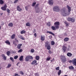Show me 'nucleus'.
Segmentation results:
<instances>
[{
	"label": "nucleus",
	"instance_id": "nucleus-34",
	"mask_svg": "<svg viewBox=\"0 0 76 76\" xmlns=\"http://www.w3.org/2000/svg\"><path fill=\"white\" fill-rule=\"evenodd\" d=\"M61 70H60L59 71H58V75H59L61 74Z\"/></svg>",
	"mask_w": 76,
	"mask_h": 76
},
{
	"label": "nucleus",
	"instance_id": "nucleus-46",
	"mask_svg": "<svg viewBox=\"0 0 76 76\" xmlns=\"http://www.w3.org/2000/svg\"><path fill=\"white\" fill-rule=\"evenodd\" d=\"M39 5V4H36L35 7V8L36 9L37 7Z\"/></svg>",
	"mask_w": 76,
	"mask_h": 76
},
{
	"label": "nucleus",
	"instance_id": "nucleus-15",
	"mask_svg": "<svg viewBox=\"0 0 76 76\" xmlns=\"http://www.w3.org/2000/svg\"><path fill=\"white\" fill-rule=\"evenodd\" d=\"M72 54L71 53L68 52L67 53V56L68 57H72Z\"/></svg>",
	"mask_w": 76,
	"mask_h": 76
},
{
	"label": "nucleus",
	"instance_id": "nucleus-25",
	"mask_svg": "<svg viewBox=\"0 0 76 76\" xmlns=\"http://www.w3.org/2000/svg\"><path fill=\"white\" fill-rule=\"evenodd\" d=\"M69 40V38H65L64 39V41L65 42H66L68 41Z\"/></svg>",
	"mask_w": 76,
	"mask_h": 76
},
{
	"label": "nucleus",
	"instance_id": "nucleus-43",
	"mask_svg": "<svg viewBox=\"0 0 76 76\" xmlns=\"http://www.w3.org/2000/svg\"><path fill=\"white\" fill-rule=\"evenodd\" d=\"M18 58V56H15L14 58L15 59H17Z\"/></svg>",
	"mask_w": 76,
	"mask_h": 76
},
{
	"label": "nucleus",
	"instance_id": "nucleus-31",
	"mask_svg": "<svg viewBox=\"0 0 76 76\" xmlns=\"http://www.w3.org/2000/svg\"><path fill=\"white\" fill-rule=\"evenodd\" d=\"M39 56H36V59L37 60H39Z\"/></svg>",
	"mask_w": 76,
	"mask_h": 76
},
{
	"label": "nucleus",
	"instance_id": "nucleus-59",
	"mask_svg": "<svg viewBox=\"0 0 76 76\" xmlns=\"http://www.w3.org/2000/svg\"><path fill=\"white\" fill-rule=\"evenodd\" d=\"M13 45H14L15 46H16L17 45V44H16V43H15L14 44H13Z\"/></svg>",
	"mask_w": 76,
	"mask_h": 76
},
{
	"label": "nucleus",
	"instance_id": "nucleus-64",
	"mask_svg": "<svg viewBox=\"0 0 76 76\" xmlns=\"http://www.w3.org/2000/svg\"><path fill=\"white\" fill-rule=\"evenodd\" d=\"M17 76H20V75H17Z\"/></svg>",
	"mask_w": 76,
	"mask_h": 76
},
{
	"label": "nucleus",
	"instance_id": "nucleus-8",
	"mask_svg": "<svg viewBox=\"0 0 76 76\" xmlns=\"http://www.w3.org/2000/svg\"><path fill=\"white\" fill-rule=\"evenodd\" d=\"M7 7V5L6 4L4 5V7L1 8V9L3 11H6V8Z\"/></svg>",
	"mask_w": 76,
	"mask_h": 76
},
{
	"label": "nucleus",
	"instance_id": "nucleus-19",
	"mask_svg": "<svg viewBox=\"0 0 76 76\" xmlns=\"http://www.w3.org/2000/svg\"><path fill=\"white\" fill-rule=\"evenodd\" d=\"M51 28L53 30H55L56 29H57V28H56V26H52Z\"/></svg>",
	"mask_w": 76,
	"mask_h": 76
},
{
	"label": "nucleus",
	"instance_id": "nucleus-41",
	"mask_svg": "<svg viewBox=\"0 0 76 76\" xmlns=\"http://www.w3.org/2000/svg\"><path fill=\"white\" fill-rule=\"evenodd\" d=\"M36 4V2H35V3H33L32 6L33 7H34Z\"/></svg>",
	"mask_w": 76,
	"mask_h": 76
},
{
	"label": "nucleus",
	"instance_id": "nucleus-40",
	"mask_svg": "<svg viewBox=\"0 0 76 76\" xmlns=\"http://www.w3.org/2000/svg\"><path fill=\"white\" fill-rule=\"evenodd\" d=\"M23 50L22 49H20L18 51V53H21L23 52Z\"/></svg>",
	"mask_w": 76,
	"mask_h": 76
},
{
	"label": "nucleus",
	"instance_id": "nucleus-37",
	"mask_svg": "<svg viewBox=\"0 0 76 76\" xmlns=\"http://www.w3.org/2000/svg\"><path fill=\"white\" fill-rule=\"evenodd\" d=\"M7 11L8 14H10V10L9 9H7Z\"/></svg>",
	"mask_w": 76,
	"mask_h": 76
},
{
	"label": "nucleus",
	"instance_id": "nucleus-53",
	"mask_svg": "<svg viewBox=\"0 0 76 76\" xmlns=\"http://www.w3.org/2000/svg\"><path fill=\"white\" fill-rule=\"evenodd\" d=\"M2 57H5V55H4V54H2Z\"/></svg>",
	"mask_w": 76,
	"mask_h": 76
},
{
	"label": "nucleus",
	"instance_id": "nucleus-60",
	"mask_svg": "<svg viewBox=\"0 0 76 76\" xmlns=\"http://www.w3.org/2000/svg\"><path fill=\"white\" fill-rule=\"evenodd\" d=\"M15 41L17 40V38H15Z\"/></svg>",
	"mask_w": 76,
	"mask_h": 76
},
{
	"label": "nucleus",
	"instance_id": "nucleus-1",
	"mask_svg": "<svg viewBox=\"0 0 76 76\" xmlns=\"http://www.w3.org/2000/svg\"><path fill=\"white\" fill-rule=\"evenodd\" d=\"M50 43L48 41L45 42V47L47 48V49L49 50L48 52L49 54H51L52 53V52L50 50L51 49V46L49 44Z\"/></svg>",
	"mask_w": 76,
	"mask_h": 76
},
{
	"label": "nucleus",
	"instance_id": "nucleus-3",
	"mask_svg": "<svg viewBox=\"0 0 76 76\" xmlns=\"http://www.w3.org/2000/svg\"><path fill=\"white\" fill-rule=\"evenodd\" d=\"M60 59L61 60V61L63 63H65L66 62V58L64 56H60Z\"/></svg>",
	"mask_w": 76,
	"mask_h": 76
},
{
	"label": "nucleus",
	"instance_id": "nucleus-55",
	"mask_svg": "<svg viewBox=\"0 0 76 76\" xmlns=\"http://www.w3.org/2000/svg\"><path fill=\"white\" fill-rule=\"evenodd\" d=\"M25 9L27 11L28 10V8L27 7H26Z\"/></svg>",
	"mask_w": 76,
	"mask_h": 76
},
{
	"label": "nucleus",
	"instance_id": "nucleus-51",
	"mask_svg": "<svg viewBox=\"0 0 76 76\" xmlns=\"http://www.w3.org/2000/svg\"><path fill=\"white\" fill-rule=\"evenodd\" d=\"M4 58V60H6V59H7V58H6V57H3Z\"/></svg>",
	"mask_w": 76,
	"mask_h": 76
},
{
	"label": "nucleus",
	"instance_id": "nucleus-33",
	"mask_svg": "<svg viewBox=\"0 0 76 76\" xmlns=\"http://www.w3.org/2000/svg\"><path fill=\"white\" fill-rule=\"evenodd\" d=\"M64 23L66 24V26H68L69 25V24L67 23L66 21H65L64 22Z\"/></svg>",
	"mask_w": 76,
	"mask_h": 76
},
{
	"label": "nucleus",
	"instance_id": "nucleus-28",
	"mask_svg": "<svg viewBox=\"0 0 76 76\" xmlns=\"http://www.w3.org/2000/svg\"><path fill=\"white\" fill-rule=\"evenodd\" d=\"M25 33H26V31L25 30H22L20 32V33L21 34H24Z\"/></svg>",
	"mask_w": 76,
	"mask_h": 76
},
{
	"label": "nucleus",
	"instance_id": "nucleus-39",
	"mask_svg": "<svg viewBox=\"0 0 76 76\" xmlns=\"http://www.w3.org/2000/svg\"><path fill=\"white\" fill-rule=\"evenodd\" d=\"M50 59H51L50 57H48L47 58V59H46V60L47 61H49L50 60Z\"/></svg>",
	"mask_w": 76,
	"mask_h": 76
},
{
	"label": "nucleus",
	"instance_id": "nucleus-20",
	"mask_svg": "<svg viewBox=\"0 0 76 76\" xmlns=\"http://www.w3.org/2000/svg\"><path fill=\"white\" fill-rule=\"evenodd\" d=\"M5 42L7 44H8V45H10V42L9 41V40H7L6 41H5Z\"/></svg>",
	"mask_w": 76,
	"mask_h": 76
},
{
	"label": "nucleus",
	"instance_id": "nucleus-16",
	"mask_svg": "<svg viewBox=\"0 0 76 76\" xmlns=\"http://www.w3.org/2000/svg\"><path fill=\"white\" fill-rule=\"evenodd\" d=\"M46 33H49V34H51L53 36H55V34L54 33H53V32H51V31H47Z\"/></svg>",
	"mask_w": 76,
	"mask_h": 76
},
{
	"label": "nucleus",
	"instance_id": "nucleus-7",
	"mask_svg": "<svg viewBox=\"0 0 76 76\" xmlns=\"http://www.w3.org/2000/svg\"><path fill=\"white\" fill-rule=\"evenodd\" d=\"M59 22H57L54 23V25L56 26V29H59Z\"/></svg>",
	"mask_w": 76,
	"mask_h": 76
},
{
	"label": "nucleus",
	"instance_id": "nucleus-30",
	"mask_svg": "<svg viewBox=\"0 0 76 76\" xmlns=\"http://www.w3.org/2000/svg\"><path fill=\"white\" fill-rule=\"evenodd\" d=\"M4 3V1L2 0H0V4H3Z\"/></svg>",
	"mask_w": 76,
	"mask_h": 76
},
{
	"label": "nucleus",
	"instance_id": "nucleus-24",
	"mask_svg": "<svg viewBox=\"0 0 76 76\" xmlns=\"http://www.w3.org/2000/svg\"><path fill=\"white\" fill-rule=\"evenodd\" d=\"M26 26H31V24H30V23L27 22L26 24Z\"/></svg>",
	"mask_w": 76,
	"mask_h": 76
},
{
	"label": "nucleus",
	"instance_id": "nucleus-58",
	"mask_svg": "<svg viewBox=\"0 0 76 76\" xmlns=\"http://www.w3.org/2000/svg\"><path fill=\"white\" fill-rule=\"evenodd\" d=\"M18 74H15V76H18Z\"/></svg>",
	"mask_w": 76,
	"mask_h": 76
},
{
	"label": "nucleus",
	"instance_id": "nucleus-35",
	"mask_svg": "<svg viewBox=\"0 0 76 76\" xmlns=\"http://www.w3.org/2000/svg\"><path fill=\"white\" fill-rule=\"evenodd\" d=\"M21 39H22V40H24L25 39L22 36H20V37H19Z\"/></svg>",
	"mask_w": 76,
	"mask_h": 76
},
{
	"label": "nucleus",
	"instance_id": "nucleus-45",
	"mask_svg": "<svg viewBox=\"0 0 76 76\" xmlns=\"http://www.w3.org/2000/svg\"><path fill=\"white\" fill-rule=\"evenodd\" d=\"M19 0H15V1L14 2V3L15 4H16L18 3Z\"/></svg>",
	"mask_w": 76,
	"mask_h": 76
},
{
	"label": "nucleus",
	"instance_id": "nucleus-12",
	"mask_svg": "<svg viewBox=\"0 0 76 76\" xmlns=\"http://www.w3.org/2000/svg\"><path fill=\"white\" fill-rule=\"evenodd\" d=\"M52 1H53V0H49V2H48L49 4L51 6H52L53 5V2Z\"/></svg>",
	"mask_w": 76,
	"mask_h": 76
},
{
	"label": "nucleus",
	"instance_id": "nucleus-18",
	"mask_svg": "<svg viewBox=\"0 0 76 76\" xmlns=\"http://www.w3.org/2000/svg\"><path fill=\"white\" fill-rule=\"evenodd\" d=\"M8 26L11 27H12L13 26V24L12 23H10L8 24Z\"/></svg>",
	"mask_w": 76,
	"mask_h": 76
},
{
	"label": "nucleus",
	"instance_id": "nucleus-62",
	"mask_svg": "<svg viewBox=\"0 0 76 76\" xmlns=\"http://www.w3.org/2000/svg\"><path fill=\"white\" fill-rule=\"evenodd\" d=\"M1 29V26H0V30Z\"/></svg>",
	"mask_w": 76,
	"mask_h": 76
},
{
	"label": "nucleus",
	"instance_id": "nucleus-10",
	"mask_svg": "<svg viewBox=\"0 0 76 76\" xmlns=\"http://www.w3.org/2000/svg\"><path fill=\"white\" fill-rule=\"evenodd\" d=\"M37 61L36 60H34L31 63V64L32 65H34L35 64V65H37Z\"/></svg>",
	"mask_w": 76,
	"mask_h": 76
},
{
	"label": "nucleus",
	"instance_id": "nucleus-26",
	"mask_svg": "<svg viewBox=\"0 0 76 76\" xmlns=\"http://www.w3.org/2000/svg\"><path fill=\"white\" fill-rule=\"evenodd\" d=\"M29 58L28 57V56H26L25 59V61H29Z\"/></svg>",
	"mask_w": 76,
	"mask_h": 76
},
{
	"label": "nucleus",
	"instance_id": "nucleus-23",
	"mask_svg": "<svg viewBox=\"0 0 76 76\" xmlns=\"http://www.w3.org/2000/svg\"><path fill=\"white\" fill-rule=\"evenodd\" d=\"M15 34H13L12 36H11V39H13L15 38Z\"/></svg>",
	"mask_w": 76,
	"mask_h": 76
},
{
	"label": "nucleus",
	"instance_id": "nucleus-54",
	"mask_svg": "<svg viewBox=\"0 0 76 76\" xmlns=\"http://www.w3.org/2000/svg\"><path fill=\"white\" fill-rule=\"evenodd\" d=\"M34 36L35 37H37V34L36 33H35L34 34Z\"/></svg>",
	"mask_w": 76,
	"mask_h": 76
},
{
	"label": "nucleus",
	"instance_id": "nucleus-50",
	"mask_svg": "<svg viewBox=\"0 0 76 76\" xmlns=\"http://www.w3.org/2000/svg\"><path fill=\"white\" fill-rule=\"evenodd\" d=\"M55 61L54 58H53V59L51 60V61L52 62V61Z\"/></svg>",
	"mask_w": 76,
	"mask_h": 76
},
{
	"label": "nucleus",
	"instance_id": "nucleus-5",
	"mask_svg": "<svg viewBox=\"0 0 76 76\" xmlns=\"http://www.w3.org/2000/svg\"><path fill=\"white\" fill-rule=\"evenodd\" d=\"M68 62L69 63H72L74 66H76V58H74L72 60H70Z\"/></svg>",
	"mask_w": 76,
	"mask_h": 76
},
{
	"label": "nucleus",
	"instance_id": "nucleus-49",
	"mask_svg": "<svg viewBox=\"0 0 76 76\" xmlns=\"http://www.w3.org/2000/svg\"><path fill=\"white\" fill-rule=\"evenodd\" d=\"M70 49V47H69L68 48H67V50L69 51V50Z\"/></svg>",
	"mask_w": 76,
	"mask_h": 76
},
{
	"label": "nucleus",
	"instance_id": "nucleus-42",
	"mask_svg": "<svg viewBox=\"0 0 76 76\" xmlns=\"http://www.w3.org/2000/svg\"><path fill=\"white\" fill-rule=\"evenodd\" d=\"M11 65L10 64H8V66H7V68H9V67H11Z\"/></svg>",
	"mask_w": 76,
	"mask_h": 76
},
{
	"label": "nucleus",
	"instance_id": "nucleus-14",
	"mask_svg": "<svg viewBox=\"0 0 76 76\" xmlns=\"http://www.w3.org/2000/svg\"><path fill=\"white\" fill-rule=\"evenodd\" d=\"M22 44H19L17 46V48L18 49H20V47L22 46Z\"/></svg>",
	"mask_w": 76,
	"mask_h": 76
},
{
	"label": "nucleus",
	"instance_id": "nucleus-38",
	"mask_svg": "<svg viewBox=\"0 0 76 76\" xmlns=\"http://www.w3.org/2000/svg\"><path fill=\"white\" fill-rule=\"evenodd\" d=\"M30 52L31 53H33L35 52V50L34 49H31Z\"/></svg>",
	"mask_w": 76,
	"mask_h": 76
},
{
	"label": "nucleus",
	"instance_id": "nucleus-44",
	"mask_svg": "<svg viewBox=\"0 0 76 76\" xmlns=\"http://www.w3.org/2000/svg\"><path fill=\"white\" fill-rule=\"evenodd\" d=\"M10 59L12 61H14V59L13 58L10 57Z\"/></svg>",
	"mask_w": 76,
	"mask_h": 76
},
{
	"label": "nucleus",
	"instance_id": "nucleus-29",
	"mask_svg": "<svg viewBox=\"0 0 76 76\" xmlns=\"http://www.w3.org/2000/svg\"><path fill=\"white\" fill-rule=\"evenodd\" d=\"M27 56L28 57V58H29V59H33V57L31 56Z\"/></svg>",
	"mask_w": 76,
	"mask_h": 76
},
{
	"label": "nucleus",
	"instance_id": "nucleus-9",
	"mask_svg": "<svg viewBox=\"0 0 76 76\" xmlns=\"http://www.w3.org/2000/svg\"><path fill=\"white\" fill-rule=\"evenodd\" d=\"M62 50H63L64 53H65L66 52V49H67V47L64 45H63L62 46Z\"/></svg>",
	"mask_w": 76,
	"mask_h": 76
},
{
	"label": "nucleus",
	"instance_id": "nucleus-22",
	"mask_svg": "<svg viewBox=\"0 0 76 76\" xmlns=\"http://www.w3.org/2000/svg\"><path fill=\"white\" fill-rule=\"evenodd\" d=\"M23 56H21L20 57L19 60L20 61H22L23 60Z\"/></svg>",
	"mask_w": 76,
	"mask_h": 76
},
{
	"label": "nucleus",
	"instance_id": "nucleus-13",
	"mask_svg": "<svg viewBox=\"0 0 76 76\" xmlns=\"http://www.w3.org/2000/svg\"><path fill=\"white\" fill-rule=\"evenodd\" d=\"M67 8H68V12H70L71 11V8L70 7H69V5H67Z\"/></svg>",
	"mask_w": 76,
	"mask_h": 76
},
{
	"label": "nucleus",
	"instance_id": "nucleus-63",
	"mask_svg": "<svg viewBox=\"0 0 76 76\" xmlns=\"http://www.w3.org/2000/svg\"><path fill=\"white\" fill-rule=\"evenodd\" d=\"M64 76H68L67 75H65Z\"/></svg>",
	"mask_w": 76,
	"mask_h": 76
},
{
	"label": "nucleus",
	"instance_id": "nucleus-61",
	"mask_svg": "<svg viewBox=\"0 0 76 76\" xmlns=\"http://www.w3.org/2000/svg\"><path fill=\"white\" fill-rule=\"evenodd\" d=\"M18 64H19V63H17V66H18Z\"/></svg>",
	"mask_w": 76,
	"mask_h": 76
},
{
	"label": "nucleus",
	"instance_id": "nucleus-2",
	"mask_svg": "<svg viewBox=\"0 0 76 76\" xmlns=\"http://www.w3.org/2000/svg\"><path fill=\"white\" fill-rule=\"evenodd\" d=\"M62 12L61 13V15L64 17L68 15L67 12L66 8L65 7L63 8V9L62 10Z\"/></svg>",
	"mask_w": 76,
	"mask_h": 76
},
{
	"label": "nucleus",
	"instance_id": "nucleus-6",
	"mask_svg": "<svg viewBox=\"0 0 76 76\" xmlns=\"http://www.w3.org/2000/svg\"><path fill=\"white\" fill-rule=\"evenodd\" d=\"M53 10L54 11L58 12L59 11V8L58 6H55L53 8Z\"/></svg>",
	"mask_w": 76,
	"mask_h": 76
},
{
	"label": "nucleus",
	"instance_id": "nucleus-27",
	"mask_svg": "<svg viewBox=\"0 0 76 76\" xmlns=\"http://www.w3.org/2000/svg\"><path fill=\"white\" fill-rule=\"evenodd\" d=\"M47 26L50 27L51 26V23L50 22H48L47 23Z\"/></svg>",
	"mask_w": 76,
	"mask_h": 76
},
{
	"label": "nucleus",
	"instance_id": "nucleus-21",
	"mask_svg": "<svg viewBox=\"0 0 76 76\" xmlns=\"http://www.w3.org/2000/svg\"><path fill=\"white\" fill-rule=\"evenodd\" d=\"M69 70H74V68L73 66H71L69 67Z\"/></svg>",
	"mask_w": 76,
	"mask_h": 76
},
{
	"label": "nucleus",
	"instance_id": "nucleus-56",
	"mask_svg": "<svg viewBox=\"0 0 76 76\" xmlns=\"http://www.w3.org/2000/svg\"><path fill=\"white\" fill-rule=\"evenodd\" d=\"M16 43H15V41H13V44L14 45Z\"/></svg>",
	"mask_w": 76,
	"mask_h": 76
},
{
	"label": "nucleus",
	"instance_id": "nucleus-57",
	"mask_svg": "<svg viewBox=\"0 0 76 76\" xmlns=\"http://www.w3.org/2000/svg\"><path fill=\"white\" fill-rule=\"evenodd\" d=\"M15 41L16 42L18 43L19 42V41L18 40H15Z\"/></svg>",
	"mask_w": 76,
	"mask_h": 76
},
{
	"label": "nucleus",
	"instance_id": "nucleus-11",
	"mask_svg": "<svg viewBox=\"0 0 76 76\" xmlns=\"http://www.w3.org/2000/svg\"><path fill=\"white\" fill-rule=\"evenodd\" d=\"M17 9L18 11L19 12H20L22 10V9L20 8L19 6H18L17 7Z\"/></svg>",
	"mask_w": 76,
	"mask_h": 76
},
{
	"label": "nucleus",
	"instance_id": "nucleus-4",
	"mask_svg": "<svg viewBox=\"0 0 76 76\" xmlns=\"http://www.w3.org/2000/svg\"><path fill=\"white\" fill-rule=\"evenodd\" d=\"M67 20L69 21H71V22L74 23L75 22V19L74 18V17L71 18V17H68V18L67 19Z\"/></svg>",
	"mask_w": 76,
	"mask_h": 76
},
{
	"label": "nucleus",
	"instance_id": "nucleus-17",
	"mask_svg": "<svg viewBox=\"0 0 76 76\" xmlns=\"http://www.w3.org/2000/svg\"><path fill=\"white\" fill-rule=\"evenodd\" d=\"M45 36H41V40L42 41H45Z\"/></svg>",
	"mask_w": 76,
	"mask_h": 76
},
{
	"label": "nucleus",
	"instance_id": "nucleus-52",
	"mask_svg": "<svg viewBox=\"0 0 76 76\" xmlns=\"http://www.w3.org/2000/svg\"><path fill=\"white\" fill-rule=\"evenodd\" d=\"M38 75V73H36L35 74V76H37Z\"/></svg>",
	"mask_w": 76,
	"mask_h": 76
},
{
	"label": "nucleus",
	"instance_id": "nucleus-36",
	"mask_svg": "<svg viewBox=\"0 0 76 76\" xmlns=\"http://www.w3.org/2000/svg\"><path fill=\"white\" fill-rule=\"evenodd\" d=\"M55 44V43L53 41H51V44L52 45H54Z\"/></svg>",
	"mask_w": 76,
	"mask_h": 76
},
{
	"label": "nucleus",
	"instance_id": "nucleus-32",
	"mask_svg": "<svg viewBox=\"0 0 76 76\" xmlns=\"http://www.w3.org/2000/svg\"><path fill=\"white\" fill-rule=\"evenodd\" d=\"M7 53L8 56H9L10 55V51H7Z\"/></svg>",
	"mask_w": 76,
	"mask_h": 76
},
{
	"label": "nucleus",
	"instance_id": "nucleus-47",
	"mask_svg": "<svg viewBox=\"0 0 76 76\" xmlns=\"http://www.w3.org/2000/svg\"><path fill=\"white\" fill-rule=\"evenodd\" d=\"M56 70H59V67H56Z\"/></svg>",
	"mask_w": 76,
	"mask_h": 76
},
{
	"label": "nucleus",
	"instance_id": "nucleus-48",
	"mask_svg": "<svg viewBox=\"0 0 76 76\" xmlns=\"http://www.w3.org/2000/svg\"><path fill=\"white\" fill-rule=\"evenodd\" d=\"M20 74H21L22 75H24V73L23 71H20Z\"/></svg>",
	"mask_w": 76,
	"mask_h": 76
}]
</instances>
